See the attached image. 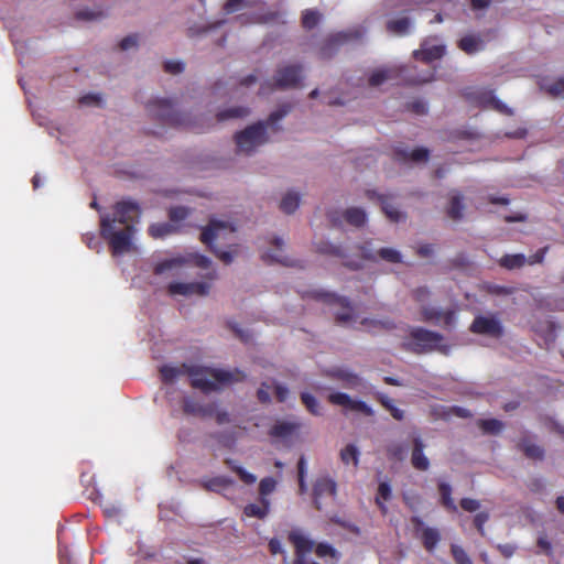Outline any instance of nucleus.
<instances>
[{"instance_id":"nucleus-1","label":"nucleus","mask_w":564,"mask_h":564,"mask_svg":"<svg viewBox=\"0 0 564 564\" xmlns=\"http://www.w3.org/2000/svg\"><path fill=\"white\" fill-rule=\"evenodd\" d=\"M139 217L138 205L130 200L117 203L112 216H100L101 236L108 241L115 257L133 252L137 249L134 224L139 221Z\"/></svg>"},{"instance_id":"nucleus-2","label":"nucleus","mask_w":564,"mask_h":564,"mask_svg":"<svg viewBox=\"0 0 564 564\" xmlns=\"http://www.w3.org/2000/svg\"><path fill=\"white\" fill-rule=\"evenodd\" d=\"M164 382L172 383L186 376L191 379L192 387L204 392L216 391L225 386L239 382L245 378L240 370H224L204 367L196 364H183L181 366H164L160 369Z\"/></svg>"},{"instance_id":"nucleus-3","label":"nucleus","mask_w":564,"mask_h":564,"mask_svg":"<svg viewBox=\"0 0 564 564\" xmlns=\"http://www.w3.org/2000/svg\"><path fill=\"white\" fill-rule=\"evenodd\" d=\"M288 112L289 107H282L272 112L268 121H259L237 131L234 134L236 154L241 156L254 155L269 141L268 128L274 126Z\"/></svg>"},{"instance_id":"nucleus-4","label":"nucleus","mask_w":564,"mask_h":564,"mask_svg":"<svg viewBox=\"0 0 564 564\" xmlns=\"http://www.w3.org/2000/svg\"><path fill=\"white\" fill-rule=\"evenodd\" d=\"M215 271L208 272L205 280L202 281H184L175 280L167 284V294L172 297H204L207 296L212 289V281L216 280Z\"/></svg>"},{"instance_id":"nucleus-5","label":"nucleus","mask_w":564,"mask_h":564,"mask_svg":"<svg viewBox=\"0 0 564 564\" xmlns=\"http://www.w3.org/2000/svg\"><path fill=\"white\" fill-rule=\"evenodd\" d=\"M210 263V259L205 256L194 253H189L187 256L178 254L158 261L153 267V272L158 275L165 273L177 274L182 269L189 265L207 269Z\"/></svg>"},{"instance_id":"nucleus-6","label":"nucleus","mask_w":564,"mask_h":564,"mask_svg":"<svg viewBox=\"0 0 564 564\" xmlns=\"http://www.w3.org/2000/svg\"><path fill=\"white\" fill-rule=\"evenodd\" d=\"M148 111L151 116L175 126H195L189 119L181 113L174 100L156 97L148 102Z\"/></svg>"},{"instance_id":"nucleus-7","label":"nucleus","mask_w":564,"mask_h":564,"mask_svg":"<svg viewBox=\"0 0 564 564\" xmlns=\"http://www.w3.org/2000/svg\"><path fill=\"white\" fill-rule=\"evenodd\" d=\"M411 338L415 351L438 350L445 355L449 352V347L444 344L443 337L437 333L424 328H413L411 330Z\"/></svg>"},{"instance_id":"nucleus-8","label":"nucleus","mask_w":564,"mask_h":564,"mask_svg":"<svg viewBox=\"0 0 564 564\" xmlns=\"http://www.w3.org/2000/svg\"><path fill=\"white\" fill-rule=\"evenodd\" d=\"M235 230V226L228 220L212 219L202 232V241L212 246L215 242L228 240Z\"/></svg>"},{"instance_id":"nucleus-9","label":"nucleus","mask_w":564,"mask_h":564,"mask_svg":"<svg viewBox=\"0 0 564 564\" xmlns=\"http://www.w3.org/2000/svg\"><path fill=\"white\" fill-rule=\"evenodd\" d=\"M327 399L332 404L340 406L345 411L360 412L368 416L373 414V410L367 403L361 400L354 399L347 393L330 390Z\"/></svg>"},{"instance_id":"nucleus-10","label":"nucleus","mask_w":564,"mask_h":564,"mask_svg":"<svg viewBox=\"0 0 564 564\" xmlns=\"http://www.w3.org/2000/svg\"><path fill=\"white\" fill-rule=\"evenodd\" d=\"M547 248L538 250L534 254L525 257L522 253L506 254L499 260V264L508 270L519 269L525 264L533 265L542 263L546 254Z\"/></svg>"},{"instance_id":"nucleus-11","label":"nucleus","mask_w":564,"mask_h":564,"mask_svg":"<svg viewBox=\"0 0 564 564\" xmlns=\"http://www.w3.org/2000/svg\"><path fill=\"white\" fill-rule=\"evenodd\" d=\"M470 329L473 333L486 335L489 337H500L502 335V326L500 321L494 315L477 316Z\"/></svg>"},{"instance_id":"nucleus-12","label":"nucleus","mask_w":564,"mask_h":564,"mask_svg":"<svg viewBox=\"0 0 564 564\" xmlns=\"http://www.w3.org/2000/svg\"><path fill=\"white\" fill-rule=\"evenodd\" d=\"M304 78L303 69L297 65H288L280 68L274 77V85L279 88L296 87Z\"/></svg>"},{"instance_id":"nucleus-13","label":"nucleus","mask_w":564,"mask_h":564,"mask_svg":"<svg viewBox=\"0 0 564 564\" xmlns=\"http://www.w3.org/2000/svg\"><path fill=\"white\" fill-rule=\"evenodd\" d=\"M337 491L336 481L328 476H321L316 479L313 488L314 506L318 510H323V498H334Z\"/></svg>"},{"instance_id":"nucleus-14","label":"nucleus","mask_w":564,"mask_h":564,"mask_svg":"<svg viewBox=\"0 0 564 564\" xmlns=\"http://www.w3.org/2000/svg\"><path fill=\"white\" fill-rule=\"evenodd\" d=\"M289 540L295 547L296 558L293 564H303L305 556L313 551L314 542L301 530H292Z\"/></svg>"},{"instance_id":"nucleus-15","label":"nucleus","mask_w":564,"mask_h":564,"mask_svg":"<svg viewBox=\"0 0 564 564\" xmlns=\"http://www.w3.org/2000/svg\"><path fill=\"white\" fill-rule=\"evenodd\" d=\"M445 53V46L437 39L425 40L420 50L414 51L413 55L416 59L432 62L441 58Z\"/></svg>"},{"instance_id":"nucleus-16","label":"nucleus","mask_w":564,"mask_h":564,"mask_svg":"<svg viewBox=\"0 0 564 564\" xmlns=\"http://www.w3.org/2000/svg\"><path fill=\"white\" fill-rule=\"evenodd\" d=\"M422 314L425 321L436 325L451 327L456 323V313L452 310L442 311L434 306H424Z\"/></svg>"},{"instance_id":"nucleus-17","label":"nucleus","mask_w":564,"mask_h":564,"mask_svg":"<svg viewBox=\"0 0 564 564\" xmlns=\"http://www.w3.org/2000/svg\"><path fill=\"white\" fill-rule=\"evenodd\" d=\"M361 258L364 260H377V257L380 259L391 262V263H398L402 261L401 253L393 249V248H381L378 251L373 250L370 245H366L359 248Z\"/></svg>"},{"instance_id":"nucleus-18","label":"nucleus","mask_w":564,"mask_h":564,"mask_svg":"<svg viewBox=\"0 0 564 564\" xmlns=\"http://www.w3.org/2000/svg\"><path fill=\"white\" fill-rule=\"evenodd\" d=\"M469 95L473 96L475 101L484 107H490L501 113L509 116L513 113L512 109L508 108L507 105L497 99L491 90L481 88L470 93Z\"/></svg>"},{"instance_id":"nucleus-19","label":"nucleus","mask_w":564,"mask_h":564,"mask_svg":"<svg viewBox=\"0 0 564 564\" xmlns=\"http://www.w3.org/2000/svg\"><path fill=\"white\" fill-rule=\"evenodd\" d=\"M412 522L415 527L416 532L422 539L424 547L429 552H433L441 540V534L437 529L425 527L423 521L419 518H413Z\"/></svg>"},{"instance_id":"nucleus-20","label":"nucleus","mask_w":564,"mask_h":564,"mask_svg":"<svg viewBox=\"0 0 564 564\" xmlns=\"http://www.w3.org/2000/svg\"><path fill=\"white\" fill-rule=\"evenodd\" d=\"M302 423L297 420H279L270 430V434L283 441H290L297 435Z\"/></svg>"},{"instance_id":"nucleus-21","label":"nucleus","mask_w":564,"mask_h":564,"mask_svg":"<svg viewBox=\"0 0 564 564\" xmlns=\"http://www.w3.org/2000/svg\"><path fill=\"white\" fill-rule=\"evenodd\" d=\"M403 67H383L372 72L369 77V85L378 87L383 83L394 79L403 74Z\"/></svg>"},{"instance_id":"nucleus-22","label":"nucleus","mask_w":564,"mask_h":564,"mask_svg":"<svg viewBox=\"0 0 564 564\" xmlns=\"http://www.w3.org/2000/svg\"><path fill=\"white\" fill-rule=\"evenodd\" d=\"M285 241L282 238H274L272 246L262 252V259L268 262H276L286 264V256L284 254Z\"/></svg>"},{"instance_id":"nucleus-23","label":"nucleus","mask_w":564,"mask_h":564,"mask_svg":"<svg viewBox=\"0 0 564 564\" xmlns=\"http://www.w3.org/2000/svg\"><path fill=\"white\" fill-rule=\"evenodd\" d=\"M367 196L369 199L377 198L381 203L383 213L391 221L399 223L404 220V214L382 195H378L375 192H367Z\"/></svg>"},{"instance_id":"nucleus-24","label":"nucleus","mask_w":564,"mask_h":564,"mask_svg":"<svg viewBox=\"0 0 564 564\" xmlns=\"http://www.w3.org/2000/svg\"><path fill=\"white\" fill-rule=\"evenodd\" d=\"M397 158L403 162L422 163L429 159V151L424 148L417 149H399L397 151Z\"/></svg>"},{"instance_id":"nucleus-25","label":"nucleus","mask_w":564,"mask_h":564,"mask_svg":"<svg viewBox=\"0 0 564 564\" xmlns=\"http://www.w3.org/2000/svg\"><path fill=\"white\" fill-rule=\"evenodd\" d=\"M423 442L420 437L414 440V448L412 452V465L420 470H426L430 466L429 458L423 453Z\"/></svg>"},{"instance_id":"nucleus-26","label":"nucleus","mask_w":564,"mask_h":564,"mask_svg":"<svg viewBox=\"0 0 564 564\" xmlns=\"http://www.w3.org/2000/svg\"><path fill=\"white\" fill-rule=\"evenodd\" d=\"M301 204V194L294 189L288 191L280 203V208L285 214H293Z\"/></svg>"},{"instance_id":"nucleus-27","label":"nucleus","mask_w":564,"mask_h":564,"mask_svg":"<svg viewBox=\"0 0 564 564\" xmlns=\"http://www.w3.org/2000/svg\"><path fill=\"white\" fill-rule=\"evenodd\" d=\"M337 304L340 306L341 311L336 313V317L338 322L344 325H356L358 323L357 317L352 313V308L349 306V303L345 299H338Z\"/></svg>"},{"instance_id":"nucleus-28","label":"nucleus","mask_w":564,"mask_h":564,"mask_svg":"<svg viewBox=\"0 0 564 564\" xmlns=\"http://www.w3.org/2000/svg\"><path fill=\"white\" fill-rule=\"evenodd\" d=\"M412 22L405 17L391 19L387 23V29L394 35H405L409 33Z\"/></svg>"},{"instance_id":"nucleus-29","label":"nucleus","mask_w":564,"mask_h":564,"mask_svg":"<svg viewBox=\"0 0 564 564\" xmlns=\"http://www.w3.org/2000/svg\"><path fill=\"white\" fill-rule=\"evenodd\" d=\"M345 220L355 227H360L367 221V214L364 209L358 207H351L344 213Z\"/></svg>"},{"instance_id":"nucleus-30","label":"nucleus","mask_w":564,"mask_h":564,"mask_svg":"<svg viewBox=\"0 0 564 564\" xmlns=\"http://www.w3.org/2000/svg\"><path fill=\"white\" fill-rule=\"evenodd\" d=\"M459 48L467 54H474L484 48V42L480 37L467 35L459 41Z\"/></svg>"},{"instance_id":"nucleus-31","label":"nucleus","mask_w":564,"mask_h":564,"mask_svg":"<svg viewBox=\"0 0 564 564\" xmlns=\"http://www.w3.org/2000/svg\"><path fill=\"white\" fill-rule=\"evenodd\" d=\"M270 510V501L267 498H261V505L250 503L246 506L245 513L248 517H256L263 519L268 516Z\"/></svg>"},{"instance_id":"nucleus-32","label":"nucleus","mask_w":564,"mask_h":564,"mask_svg":"<svg viewBox=\"0 0 564 564\" xmlns=\"http://www.w3.org/2000/svg\"><path fill=\"white\" fill-rule=\"evenodd\" d=\"M340 459L345 465L352 464L355 467L359 464L360 452L354 444H348L340 451Z\"/></svg>"},{"instance_id":"nucleus-33","label":"nucleus","mask_w":564,"mask_h":564,"mask_svg":"<svg viewBox=\"0 0 564 564\" xmlns=\"http://www.w3.org/2000/svg\"><path fill=\"white\" fill-rule=\"evenodd\" d=\"M175 230H176L175 225H172L169 223L153 224L149 227L150 236L155 239L164 238V237L173 234Z\"/></svg>"},{"instance_id":"nucleus-34","label":"nucleus","mask_w":564,"mask_h":564,"mask_svg":"<svg viewBox=\"0 0 564 564\" xmlns=\"http://www.w3.org/2000/svg\"><path fill=\"white\" fill-rule=\"evenodd\" d=\"M541 87L553 97H564V77L555 80H544Z\"/></svg>"},{"instance_id":"nucleus-35","label":"nucleus","mask_w":564,"mask_h":564,"mask_svg":"<svg viewBox=\"0 0 564 564\" xmlns=\"http://www.w3.org/2000/svg\"><path fill=\"white\" fill-rule=\"evenodd\" d=\"M184 411L189 414L194 415H212V409L209 406H204L197 402H195L193 399L187 398L184 400Z\"/></svg>"},{"instance_id":"nucleus-36","label":"nucleus","mask_w":564,"mask_h":564,"mask_svg":"<svg viewBox=\"0 0 564 564\" xmlns=\"http://www.w3.org/2000/svg\"><path fill=\"white\" fill-rule=\"evenodd\" d=\"M337 378L343 381L344 387L348 389H358L361 386V379L348 370H338Z\"/></svg>"},{"instance_id":"nucleus-37","label":"nucleus","mask_w":564,"mask_h":564,"mask_svg":"<svg viewBox=\"0 0 564 564\" xmlns=\"http://www.w3.org/2000/svg\"><path fill=\"white\" fill-rule=\"evenodd\" d=\"M232 485V480L227 477H215L204 482V487L207 490L221 492L223 490L229 488Z\"/></svg>"},{"instance_id":"nucleus-38","label":"nucleus","mask_w":564,"mask_h":564,"mask_svg":"<svg viewBox=\"0 0 564 564\" xmlns=\"http://www.w3.org/2000/svg\"><path fill=\"white\" fill-rule=\"evenodd\" d=\"M301 400L303 404L306 406V409L313 414V415H322L323 414V408L321 403L317 401V399L312 395L308 392H303L301 394Z\"/></svg>"},{"instance_id":"nucleus-39","label":"nucleus","mask_w":564,"mask_h":564,"mask_svg":"<svg viewBox=\"0 0 564 564\" xmlns=\"http://www.w3.org/2000/svg\"><path fill=\"white\" fill-rule=\"evenodd\" d=\"M390 498H391V486H390V484L387 482V481L380 482L379 487H378V495H377V498H376V502H377V505L379 506V508L381 509L382 512L387 511V507L383 503V501H387Z\"/></svg>"},{"instance_id":"nucleus-40","label":"nucleus","mask_w":564,"mask_h":564,"mask_svg":"<svg viewBox=\"0 0 564 564\" xmlns=\"http://www.w3.org/2000/svg\"><path fill=\"white\" fill-rule=\"evenodd\" d=\"M381 404L391 413V415L398 420V421H401L404 419V411L397 408L395 404H394V401L387 397V395H381L379 398Z\"/></svg>"},{"instance_id":"nucleus-41","label":"nucleus","mask_w":564,"mask_h":564,"mask_svg":"<svg viewBox=\"0 0 564 564\" xmlns=\"http://www.w3.org/2000/svg\"><path fill=\"white\" fill-rule=\"evenodd\" d=\"M139 45H140V35L139 34H129L126 37H123L119 43V47L123 52H134L138 50Z\"/></svg>"},{"instance_id":"nucleus-42","label":"nucleus","mask_w":564,"mask_h":564,"mask_svg":"<svg viewBox=\"0 0 564 564\" xmlns=\"http://www.w3.org/2000/svg\"><path fill=\"white\" fill-rule=\"evenodd\" d=\"M248 115V109L245 107H231L226 110H223L217 113V118L219 121L231 119V118H240Z\"/></svg>"},{"instance_id":"nucleus-43","label":"nucleus","mask_w":564,"mask_h":564,"mask_svg":"<svg viewBox=\"0 0 564 564\" xmlns=\"http://www.w3.org/2000/svg\"><path fill=\"white\" fill-rule=\"evenodd\" d=\"M440 492H441V496H442V501H443V505L448 509V510H452V511H456L457 510V506L455 505L453 498H452V488L448 484H445V482H442L440 485Z\"/></svg>"},{"instance_id":"nucleus-44","label":"nucleus","mask_w":564,"mask_h":564,"mask_svg":"<svg viewBox=\"0 0 564 564\" xmlns=\"http://www.w3.org/2000/svg\"><path fill=\"white\" fill-rule=\"evenodd\" d=\"M464 205L462 204V197L457 194L451 197V203L448 207V215L453 219H459L463 216Z\"/></svg>"},{"instance_id":"nucleus-45","label":"nucleus","mask_w":564,"mask_h":564,"mask_svg":"<svg viewBox=\"0 0 564 564\" xmlns=\"http://www.w3.org/2000/svg\"><path fill=\"white\" fill-rule=\"evenodd\" d=\"M228 465L230 466V468L236 471L240 479L245 482V484H248V485H251V484H254L257 481V476L247 471L246 469H243L241 466L237 465L236 463L234 462H228Z\"/></svg>"},{"instance_id":"nucleus-46","label":"nucleus","mask_w":564,"mask_h":564,"mask_svg":"<svg viewBox=\"0 0 564 564\" xmlns=\"http://www.w3.org/2000/svg\"><path fill=\"white\" fill-rule=\"evenodd\" d=\"M276 481L272 477H265L260 481L259 485V492L261 495V498H267L270 494H272L275 490Z\"/></svg>"},{"instance_id":"nucleus-47","label":"nucleus","mask_w":564,"mask_h":564,"mask_svg":"<svg viewBox=\"0 0 564 564\" xmlns=\"http://www.w3.org/2000/svg\"><path fill=\"white\" fill-rule=\"evenodd\" d=\"M319 13L315 10H306L303 13L302 22L304 28L313 29L319 21Z\"/></svg>"},{"instance_id":"nucleus-48","label":"nucleus","mask_w":564,"mask_h":564,"mask_svg":"<svg viewBox=\"0 0 564 564\" xmlns=\"http://www.w3.org/2000/svg\"><path fill=\"white\" fill-rule=\"evenodd\" d=\"M315 553L318 557H327L330 556L333 558H338V552L329 544L319 543L315 547Z\"/></svg>"},{"instance_id":"nucleus-49","label":"nucleus","mask_w":564,"mask_h":564,"mask_svg":"<svg viewBox=\"0 0 564 564\" xmlns=\"http://www.w3.org/2000/svg\"><path fill=\"white\" fill-rule=\"evenodd\" d=\"M452 554L457 564H473L468 554L458 545H452Z\"/></svg>"},{"instance_id":"nucleus-50","label":"nucleus","mask_w":564,"mask_h":564,"mask_svg":"<svg viewBox=\"0 0 564 564\" xmlns=\"http://www.w3.org/2000/svg\"><path fill=\"white\" fill-rule=\"evenodd\" d=\"M480 427L485 433L496 434L502 430V423L498 420H484L480 422Z\"/></svg>"},{"instance_id":"nucleus-51","label":"nucleus","mask_w":564,"mask_h":564,"mask_svg":"<svg viewBox=\"0 0 564 564\" xmlns=\"http://www.w3.org/2000/svg\"><path fill=\"white\" fill-rule=\"evenodd\" d=\"M522 449L528 457L533 458V459L541 458L542 454H543V451L541 449V447L531 442H524L522 444Z\"/></svg>"},{"instance_id":"nucleus-52","label":"nucleus","mask_w":564,"mask_h":564,"mask_svg":"<svg viewBox=\"0 0 564 564\" xmlns=\"http://www.w3.org/2000/svg\"><path fill=\"white\" fill-rule=\"evenodd\" d=\"M215 253L217 257L226 264H229L234 261L235 257L238 254L237 248L232 250H220L217 248H214Z\"/></svg>"},{"instance_id":"nucleus-53","label":"nucleus","mask_w":564,"mask_h":564,"mask_svg":"<svg viewBox=\"0 0 564 564\" xmlns=\"http://www.w3.org/2000/svg\"><path fill=\"white\" fill-rule=\"evenodd\" d=\"M164 69L170 74H180L184 70V63L178 59H171L164 63Z\"/></svg>"},{"instance_id":"nucleus-54","label":"nucleus","mask_w":564,"mask_h":564,"mask_svg":"<svg viewBox=\"0 0 564 564\" xmlns=\"http://www.w3.org/2000/svg\"><path fill=\"white\" fill-rule=\"evenodd\" d=\"M188 215V209L183 206L173 207L170 209V218L172 221L177 223L184 220Z\"/></svg>"},{"instance_id":"nucleus-55","label":"nucleus","mask_w":564,"mask_h":564,"mask_svg":"<svg viewBox=\"0 0 564 564\" xmlns=\"http://www.w3.org/2000/svg\"><path fill=\"white\" fill-rule=\"evenodd\" d=\"M434 78V72L427 70L423 75L415 76V77H405V79L411 84H425Z\"/></svg>"},{"instance_id":"nucleus-56","label":"nucleus","mask_w":564,"mask_h":564,"mask_svg":"<svg viewBox=\"0 0 564 564\" xmlns=\"http://www.w3.org/2000/svg\"><path fill=\"white\" fill-rule=\"evenodd\" d=\"M272 389L274 390V394L279 401L283 402L286 400L289 395V389L285 386L272 382Z\"/></svg>"},{"instance_id":"nucleus-57","label":"nucleus","mask_w":564,"mask_h":564,"mask_svg":"<svg viewBox=\"0 0 564 564\" xmlns=\"http://www.w3.org/2000/svg\"><path fill=\"white\" fill-rule=\"evenodd\" d=\"M101 101V97L96 94H88L80 98V104L83 106H99Z\"/></svg>"},{"instance_id":"nucleus-58","label":"nucleus","mask_w":564,"mask_h":564,"mask_svg":"<svg viewBox=\"0 0 564 564\" xmlns=\"http://www.w3.org/2000/svg\"><path fill=\"white\" fill-rule=\"evenodd\" d=\"M243 7V0H228L224 7L227 13L239 11Z\"/></svg>"},{"instance_id":"nucleus-59","label":"nucleus","mask_w":564,"mask_h":564,"mask_svg":"<svg viewBox=\"0 0 564 564\" xmlns=\"http://www.w3.org/2000/svg\"><path fill=\"white\" fill-rule=\"evenodd\" d=\"M272 389V384L267 382L262 383L261 388L258 390V398L261 402H268L270 400V390Z\"/></svg>"},{"instance_id":"nucleus-60","label":"nucleus","mask_w":564,"mask_h":564,"mask_svg":"<svg viewBox=\"0 0 564 564\" xmlns=\"http://www.w3.org/2000/svg\"><path fill=\"white\" fill-rule=\"evenodd\" d=\"M460 506L464 510L473 512L479 509V501L475 499L465 498L462 500Z\"/></svg>"},{"instance_id":"nucleus-61","label":"nucleus","mask_w":564,"mask_h":564,"mask_svg":"<svg viewBox=\"0 0 564 564\" xmlns=\"http://www.w3.org/2000/svg\"><path fill=\"white\" fill-rule=\"evenodd\" d=\"M489 516L487 512H479L475 517V525L477 527L478 531L484 534V524L487 522Z\"/></svg>"},{"instance_id":"nucleus-62","label":"nucleus","mask_w":564,"mask_h":564,"mask_svg":"<svg viewBox=\"0 0 564 564\" xmlns=\"http://www.w3.org/2000/svg\"><path fill=\"white\" fill-rule=\"evenodd\" d=\"M212 409V415L210 416H215L217 422L223 424L225 422H228V414L227 412H225L224 410H220L216 406H209Z\"/></svg>"},{"instance_id":"nucleus-63","label":"nucleus","mask_w":564,"mask_h":564,"mask_svg":"<svg viewBox=\"0 0 564 564\" xmlns=\"http://www.w3.org/2000/svg\"><path fill=\"white\" fill-rule=\"evenodd\" d=\"M228 326L240 339L248 340V335L242 330L238 323L229 322Z\"/></svg>"},{"instance_id":"nucleus-64","label":"nucleus","mask_w":564,"mask_h":564,"mask_svg":"<svg viewBox=\"0 0 564 564\" xmlns=\"http://www.w3.org/2000/svg\"><path fill=\"white\" fill-rule=\"evenodd\" d=\"M270 552L275 555L279 553H284L281 542L278 539H271L269 542Z\"/></svg>"}]
</instances>
